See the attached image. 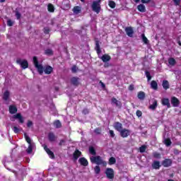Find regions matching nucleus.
Here are the masks:
<instances>
[{
  "instance_id": "obj_54",
  "label": "nucleus",
  "mask_w": 181,
  "mask_h": 181,
  "mask_svg": "<svg viewBox=\"0 0 181 181\" xmlns=\"http://www.w3.org/2000/svg\"><path fill=\"white\" fill-rule=\"evenodd\" d=\"M129 90L130 91H132V90H134V85H130V86H129Z\"/></svg>"
},
{
  "instance_id": "obj_10",
  "label": "nucleus",
  "mask_w": 181,
  "mask_h": 181,
  "mask_svg": "<svg viewBox=\"0 0 181 181\" xmlns=\"http://www.w3.org/2000/svg\"><path fill=\"white\" fill-rule=\"evenodd\" d=\"M113 127L115 128V129H116V131H118V132H120V131L123 129L122 124H121L120 122H115L113 124Z\"/></svg>"
},
{
  "instance_id": "obj_55",
  "label": "nucleus",
  "mask_w": 181,
  "mask_h": 181,
  "mask_svg": "<svg viewBox=\"0 0 181 181\" xmlns=\"http://www.w3.org/2000/svg\"><path fill=\"white\" fill-rule=\"evenodd\" d=\"M83 114H88V110H87V109L83 110Z\"/></svg>"
},
{
  "instance_id": "obj_27",
  "label": "nucleus",
  "mask_w": 181,
  "mask_h": 181,
  "mask_svg": "<svg viewBox=\"0 0 181 181\" xmlns=\"http://www.w3.org/2000/svg\"><path fill=\"white\" fill-rule=\"evenodd\" d=\"M48 138H49V140L51 141H56V136L53 133H49L48 135Z\"/></svg>"
},
{
  "instance_id": "obj_20",
  "label": "nucleus",
  "mask_w": 181,
  "mask_h": 181,
  "mask_svg": "<svg viewBox=\"0 0 181 181\" xmlns=\"http://www.w3.org/2000/svg\"><path fill=\"white\" fill-rule=\"evenodd\" d=\"M74 13H75V15H78V13H80V12H81V7L80 6H75L73 9Z\"/></svg>"
},
{
  "instance_id": "obj_19",
  "label": "nucleus",
  "mask_w": 181,
  "mask_h": 181,
  "mask_svg": "<svg viewBox=\"0 0 181 181\" xmlns=\"http://www.w3.org/2000/svg\"><path fill=\"white\" fill-rule=\"evenodd\" d=\"M101 60H103L105 63L107 62H110V60H111V57L107 54H104L103 56H102Z\"/></svg>"
},
{
  "instance_id": "obj_12",
  "label": "nucleus",
  "mask_w": 181,
  "mask_h": 181,
  "mask_svg": "<svg viewBox=\"0 0 181 181\" xmlns=\"http://www.w3.org/2000/svg\"><path fill=\"white\" fill-rule=\"evenodd\" d=\"M44 149L45 152H47V155H49V158H51V159H53V158H54V154L53 153V152H52V151H50V149L47 148V146H44Z\"/></svg>"
},
{
  "instance_id": "obj_3",
  "label": "nucleus",
  "mask_w": 181,
  "mask_h": 181,
  "mask_svg": "<svg viewBox=\"0 0 181 181\" xmlns=\"http://www.w3.org/2000/svg\"><path fill=\"white\" fill-rule=\"evenodd\" d=\"M90 162L92 163H96V165H103V166H107V163L105 161H103L101 159V157L100 156H90Z\"/></svg>"
},
{
  "instance_id": "obj_57",
  "label": "nucleus",
  "mask_w": 181,
  "mask_h": 181,
  "mask_svg": "<svg viewBox=\"0 0 181 181\" xmlns=\"http://www.w3.org/2000/svg\"><path fill=\"white\" fill-rule=\"evenodd\" d=\"M45 33H49V29L45 28Z\"/></svg>"
},
{
  "instance_id": "obj_49",
  "label": "nucleus",
  "mask_w": 181,
  "mask_h": 181,
  "mask_svg": "<svg viewBox=\"0 0 181 181\" xmlns=\"http://www.w3.org/2000/svg\"><path fill=\"white\" fill-rule=\"evenodd\" d=\"M16 16L17 19H21V15L20 14V13L18 11H16Z\"/></svg>"
},
{
  "instance_id": "obj_14",
  "label": "nucleus",
  "mask_w": 181,
  "mask_h": 181,
  "mask_svg": "<svg viewBox=\"0 0 181 181\" xmlns=\"http://www.w3.org/2000/svg\"><path fill=\"white\" fill-rule=\"evenodd\" d=\"M112 104H115V105L119 108H121V106H122L121 102L119 100H117L115 98H112Z\"/></svg>"
},
{
  "instance_id": "obj_11",
  "label": "nucleus",
  "mask_w": 181,
  "mask_h": 181,
  "mask_svg": "<svg viewBox=\"0 0 181 181\" xmlns=\"http://www.w3.org/2000/svg\"><path fill=\"white\" fill-rule=\"evenodd\" d=\"M161 103L163 105H166L168 108H170V103L168 98H163L161 100Z\"/></svg>"
},
{
  "instance_id": "obj_34",
  "label": "nucleus",
  "mask_w": 181,
  "mask_h": 181,
  "mask_svg": "<svg viewBox=\"0 0 181 181\" xmlns=\"http://www.w3.org/2000/svg\"><path fill=\"white\" fill-rule=\"evenodd\" d=\"M94 171H95V173H96V175H98V173L101 172V168H100V166L96 165L94 168Z\"/></svg>"
},
{
  "instance_id": "obj_17",
  "label": "nucleus",
  "mask_w": 181,
  "mask_h": 181,
  "mask_svg": "<svg viewBox=\"0 0 181 181\" xmlns=\"http://www.w3.org/2000/svg\"><path fill=\"white\" fill-rule=\"evenodd\" d=\"M137 9L139 12L144 13L146 11V8L145 7V5L140 4L137 6Z\"/></svg>"
},
{
  "instance_id": "obj_13",
  "label": "nucleus",
  "mask_w": 181,
  "mask_h": 181,
  "mask_svg": "<svg viewBox=\"0 0 181 181\" xmlns=\"http://www.w3.org/2000/svg\"><path fill=\"white\" fill-rule=\"evenodd\" d=\"M171 104L174 107H179V100L176 97H173L171 98Z\"/></svg>"
},
{
  "instance_id": "obj_48",
  "label": "nucleus",
  "mask_w": 181,
  "mask_h": 181,
  "mask_svg": "<svg viewBox=\"0 0 181 181\" xmlns=\"http://www.w3.org/2000/svg\"><path fill=\"white\" fill-rule=\"evenodd\" d=\"M33 125V123L31 121H28L27 123V127L28 128H30V127H32Z\"/></svg>"
},
{
  "instance_id": "obj_50",
  "label": "nucleus",
  "mask_w": 181,
  "mask_h": 181,
  "mask_svg": "<svg viewBox=\"0 0 181 181\" xmlns=\"http://www.w3.org/2000/svg\"><path fill=\"white\" fill-rule=\"evenodd\" d=\"M71 71H73V73H76V71H77V66H74L71 69Z\"/></svg>"
},
{
  "instance_id": "obj_16",
  "label": "nucleus",
  "mask_w": 181,
  "mask_h": 181,
  "mask_svg": "<svg viewBox=\"0 0 181 181\" xmlns=\"http://www.w3.org/2000/svg\"><path fill=\"white\" fill-rule=\"evenodd\" d=\"M79 163H81V165H82L83 166H87V165H88V161L87 160V159H86L85 158H81L79 159Z\"/></svg>"
},
{
  "instance_id": "obj_30",
  "label": "nucleus",
  "mask_w": 181,
  "mask_h": 181,
  "mask_svg": "<svg viewBox=\"0 0 181 181\" xmlns=\"http://www.w3.org/2000/svg\"><path fill=\"white\" fill-rule=\"evenodd\" d=\"M164 144L166 146H170V145H172V141H170V139H165Z\"/></svg>"
},
{
  "instance_id": "obj_46",
  "label": "nucleus",
  "mask_w": 181,
  "mask_h": 181,
  "mask_svg": "<svg viewBox=\"0 0 181 181\" xmlns=\"http://www.w3.org/2000/svg\"><path fill=\"white\" fill-rule=\"evenodd\" d=\"M109 134H110L111 138H114V136H115V134L114 133L113 130H110Z\"/></svg>"
},
{
  "instance_id": "obj_61",
  "label": "nucleus",
  "mask_w": 181,
  "mask_h": 181,
  "mask_svg": "<svg viewBox=\"0 0 181 181\" xmlns=\"http://www.w3.org/2000/svg\"><path fill=\"white\" fill-rule=\"evenodd\" d=\"M81 2H84V0H81Z\"/></svg>"
},
{
  "instance_id": "obj_9",
  "label": "nucleus",
  "mask_w": 181,
  "mask_h": 181,
  "mask_svg": "<svg viewBox=\"0 0 181 181\" xmlns=\"http://www.w3.org/2000/svg\"><path fill=\"white\" fill-rule=\"evenodd\" d=\"M125 32L129 37H132V36H134V28H132V27L126 28Z\"/></svg>"
},
{
  "instance_id": "obj_25",
  "label": "nucleus",
  "mask_w": 181,
  "mask_h": 181,
  "mask_svg": "<svg viewBox=\"0 0 181 181\" xmlns=\"http://www.w3.org/2000/svg\"><path fill=\"white\" fill-rule=\"evenodd\" d=\"M151 88L153 90H158V83L155 81H152L151 83Z\"/></svg>"
},
{
  "instance_id": "obj_41",
  "label": "nucleus",
  "mask_w": 181,
  "mask_h": 181,
  "mask_svg": "<svg viewBox=\"0 0 181 181\" xmlns=\"http://www.w3.org/2000/svg\"><path fill=\"white\" fill-rule=\"evenodd\" d=\"M109 6L112 8H115V2L112 1H109Z\"/></svg>"
},
{
  "instance_id": "obj_8",
  "label": "nucleus",
  "mask_w": 181,
  "mask_h": 181,
  "mask_svg": "<svg viewBox=\"0 0 181 181\" xmlns=\"http://www.w3.org/2000/svg\"><path fill=\"white\" fill-rule=\"evenodd\" d=\"M13 119H18L19 122H21V124H23V117H22V115L20 114V113H18L15 115L13 116V117L11 119V121H14Z\"/></svg>"
},
{
  "instance_id": "obj_35",
  "label": "nucleus",
  "mask_w": 181,
  "mask_h": 181,
  "mask_svg": "<svg viewBox=\"0 0 181 181\" xmlns=\"http://www.w3.org/2000/svg\"><path fill=\"white\" fill-rule=\"evenodd\" d=\"M45 53L47 56H51V54H53V51L51 49H47L45 50Z\"/></svg>"
},
{
  "instance_id": "obj_5",
  "label": "nucleus",
  "mask_w": 181,
  "mask_h": 181,
  "mask_svg": "<svg viewBox=\"0 0 181 181\" xmlns=\"http://www.w3.org/2000/svg\"><path fill=\"white\" fill-rule=\"evenodd\" d=\"M92 9L93 12L96 13H100V11H101V6H100V3L97 1H93L92 4Z\"/></svg>"
},
{
  "instance_id": "obj_53",
  "label": "nucleus",
  "mask_w": 181,
  "mask_h": 181,
  "mask_svg": "<svg viewBox=\"0 0 181 181\" xmlns=\"http://www.w3.org/2000/svg\"><path fill=\"white\" fill-rule=\"evenodd\" d=\"M95 134H101V130L100 129H95Z\"/></svg>"
},
{
  "instance_id": "obj_22",
  "label": "nucleus",
  "mask_w": 181,
  "mask_h": 181,
  "mask_svg": "<svg viewBox=\"0 0 181 181\" xmlns=\"http://www.w3.org/2000/svg\"><path fill=\"white\" fill-rule=\"evenodd\" d=\"M9 95H10L9 91L6 90L4 93L3 99L5 100L6 101L9 100Z\"/></svg>"
},
{
  "instance_id": "obj_15",
  "label": "nucleus",
  "mask_w": 181,
  "mask_h": 181,
  "mask_svg": "<svg viewBox=\"0 0 181 181\" xmlns=\"http://www.w3.org/2000/svg\"><path fill=\"white\" fill-rule=\"evenodd\" d=\"M170 165H172V160L170 159H165L163 162V165H164L165 168H168V166H170Z\"/></svg>"
},
{
  "instance_id": "obj_28",
  "label": "nucleus",
  "mask_w": 181,
  "mask_h": 181,
  "mask_svg": "<svg viewBox=\"0 0 181 181\" xmlns=\"http://www.w3.org/2000/svg\"><path fill=\"white\" fill-rule=\"evenodd\" d=\"M156 107H158V101L154 100L153 104L150 105L149 108L151 110H156Z\"/></svg>"
},
{
  "instance_id": "obj_60",
  "label": "nucleus",
  "mask_w": 181,
  "mask_h": 181,
  "mask_svg": "<svg viewBox=\"0 0 181 181\" xmlns=\"http://www.w3.org/2000/svg\"><path fill=\"white\" fill-rule=\"evenodd\" d=\"M0 2H5V0H0Z\"/></svg>"
},
{
  "instance_id": "obj_45",
  "label": "nucleus",
  "mask_w": 181,
  "mask_h": 181,
  "mask_svg": "<svg viewBox=\"0 0 181 181\" xmlns=\"http://www.w3.org/2000/svg\"><path fill=\"white\" fill-rule=\"evenodd\" d=\"M7 25H8V26H13V21H12V20H8L7 21Z\"/></svg>"
},
{
  "instance_id": "obj_58",
  "label": "nucleus",
  "mask_w": 181,
  "mask_h": 181,
  "mask_svg": "<svg viewBox=\"0 0 181 181\" xmlns=\"http://www.w3.org/2000/svg\"><path fill=\"white\" fill-rule=\"evenodd\" d=\"M96 2H99V4L101 2V0H97Z\"/></svg>"
},
{
  "instance_id": "obj_47",
  "label": "nucleus",
  "mask_w": 181,
  "mask_h": 181,
  "mask_svg": "<svg viewBox=\"0 0 181 181\" xmlns=\"http://www.w3.org/2000/svg\"><path fill=\"white\" fill-rule=\"evenodd\" d=\"M136 114L137 117H142V112H141L140 110H137Z\"/></svg>"
},
{
  "instance_id": "obj_31",
  "label": "nucleus",
  "mask_w": 181,
  "mask_h": 181,
  "mask_svg": "<svg viewBox=\"0 0 181 181\" xmlns=\"http://www.w3.org/2000/svg\"><path fill=\"white\" fill-rule=\"evenodd\" d=\"M138 98L139 100H144V98H145V93L144 92H139L138 93Z\"/></svg>"
},
{
  "instance_id": "obj_1",
  "label": "nucleus",
  "mask_w": 181,
  "mask_h": 181,
  "mask_svg": "<svg viewBox=\"0 0 181 181\" xmlns=\"http://www.w3.org/2000/svg\"><path fill=\"white\" fill-rule=\"evenodd\" d=\"M33 63L39 74H43V71L45 73V74H50V73L53 71V68L50 66H46L45 69L43 68V65H42V64H39L37 62V57H33Z\"/></svg>"
},
{
  "instance_id": "obj_43",
  "label": "nucleus",
  "mask_w": 181,
  "mask_h": 181,
  "mask_svg": "<svg viewBox=\"0 0 181 181\" xmlns=\"http://www.w3.org/2000/svg\"><path fill=\"white\" fill-rule=\"evenodd\" d=\"M154 158H156L157 159H159V158H160V153H158V152H154L153 153Z\"/></svg>"
},
{
  "instance_id": "obj_23",
  "label": "nucleus",
  "mask_w": 181,
  "mask_h": 181,
  "mask_svg": "<svg viewBox=\"0 0 181 181\" xmlns=\"http://www.w3.org/2000/svg\"><path fill=\"white\" fill-rule=\"evenodd\" d=\"M71 83L74 84V86H78V78L74 77L71 79Z\"/></svg>"
},
{
  "instance_id": "obj_33",
  "label": "nucleus",
  "mask_w": 181,
  "mask_h": 181,
  "mask_svg": "<svg viewBox=\"0 0 181 181\" xmlns=\"http://www.w3.org/2000/svg\"><path fill=\"white\" fill-rule=\"evenodd\" d=\"M54 126L55 127V128H60L62 127V123L60 122V121L57 120L54 122Z\"/></svg>"
},
{
  "instance_id": "obj_18",
  "label": "nucleus",
  "mask_w": 181,
  "mask_h": 181,
  "mask_svg": "<svg viewBox=\"0 0 181 181\" xmlns=\"http://www.w3.org/2000/svg\"><path fill=\"white\" fill-rule=\"evenodd\" d=\"M18 109L16 108V106L15 105H11L9 107V112L10 114H15L16 112H17Z\"/></svg>"
},
{
  "instance_id": "obj_52",
  "label": "nucleus",
  "mask_w": 181,
  "mask_h": 181,
  "mask_svg": "<svg viewBox=\"0 0 181 181\" xmlns=\"http://www.w3.org/2000/svg\"><path fill=\"white\" fill-rule=\"evenodd\" d=\"M174 3L176 6H177L179 4H180V0H174Z\"/></svg>"
},
{
  "instance_id": "obj_37",
  "label": "nucleus",
  "mask_w": 181,
  "mask_h": 181,
  "mask_svg": "<svg viewBox=\"0 0 181 181\" xmlns=\"http://www.w3.org/2000/svg\"><path fill=\"white\" fill-rule=\"evenodd\" d=\"M48 11L49 12H54V6H53L52 4H48Z\"/></svg>"
},
{
  "instance_id": "obj_38",
  "label": "nucleus",
  "mask_w": 181,
  "mask_h": 181,
  "mask_svg": "<svg viewBox=\"0 0 181 181\" xmlns=\"http://www.w3.org/2000/svg\"><path fill=\"white\" fill-rule=\"evenodd\" d=\"M95 49L98 54H100V53H101V49H100V45L98 44V42H96Z\"/></svg>"
},
{
  "instance_id": "obj_36",
  "label": "nucleus",
  "mask_w": 181,
  "mask_h": 181,
  "mask_svg": "<svg viewBox=\"0 0 181 181\" xmlns=\"http://www.w3.org/2000/svg\"><path fill=\"white\" fill-rule=\"evenodd\" d=\"M115 162H117V160H115V158L112 157L109 159V164L110 165H114L115 163Z\"/></svg>"
},
{
  "instance_id": "obj_51",
  "label": "nucleus",
  "mask_w": 181,
  "mask_h": 181,
  "mask_svg": "<svg viewBox=\"0 0 181 181\" xmlns=\"http://www.w3.org/2000/svg\"><path fill=\"white\" fill-rule=\"evenodd\" d=\"M142 4H148L151 2V0H141Z\"/></svg>"
},
{
  "instance_id": "obj_29",
  "label": "nucleus",
  "mask_w": 181,
  "mask_h": 181,
  "mask_svg": "<svg viewBox=\"0 0 181 181\" xmlns=\"http://www.w3.org/2000/svg\"><path fill=\"white\" fill-rule=\"evenodd\" d=\"M168 63L170 66H175L176 64V60L174 58H170L168 59Z\"/></svg>"
},
{
  "instance_id": "obj_26",
  "label": "nucleus",
  "mask_w": 181,
  "mask_h": 181,
  "mask_svg": "<svg viewBox=\"0 0 181 181\" xmlns=\"http://www.w3.org/2000/svg\"><path fill=\"white\" fill-rule=\"evenodd\" d=\"M163 87L164 90H168L169 88V82L168 81H163Z\"/></svg>"
},
{
  "instance_id": "obj_59",
  "label": "nucleus",
  "mask_w": 181,
  "mask_h": 181,
  "mask_svg": "<svg viewBox=\"0 0 181 181\" xmlns=\"http://www.w3.org/2000/svg\"><path fill=\"white\" fill-rule=\"evenodd\" d=\"M140 0H134L135 2L138 3Z\"/></svg>"
},
{
  "instance_id": "obj_44",
  "label": "nucleus",
  "mask_w": 181,
  "mask_h": 181,
  "mask_svg": "<svg viewBox=\"0 0 181 181\" xmlns=\"http://www.w3.org/2000/svg\"><path fill=\"white\" fill-rule=\"evenodd\" d=\"M13 132H15V134H18L19 132V131H21V129H19V128H18L16 127H14L13 128Z\"/></svg>"
},
{
  "instance_id": "obj_7",
  "label": "nucleus",
  "mask_w": 181,
  "mask_h": 181,
  "mask_svg": "<svg viewBox=\"0 0 181 181\" xmlns=\"http://www.w3.org/2000/svg\"><path fill=\"white\" fill-rule=\"evenodd\" d=\"M105 174L108 179L114 178V170L112 168H107Z\"/></svg>"
},
{
  "instance_id": "obj_24",
  "label": "nucleus",
  "mask_w": 181,
  "mask_h": 181,
  "mask_svg": "<svg viewBox=\"0 0 181 181\" xmlns=\"http://www.w3.org/2000/svg\"><path fill=\"white\" fill-rule=\"evenodd\" d=\"M81 156V152L78 150H76L74 153V159H78V157Z\"/></svg>"
},
{
  "instance_id": "obj_6",
  "label": "nucleus",
  "mask_w": 181,
  "mask_h": 181,
  "mask_svg": "<svg viewBox=\"0 0 181 181\" xmlns=\"http://www.w3.org/2000/svg\"><path fill=\"white\" fill-rule=\"evenodd\" d=\"M119 133H120V136H122V138H128V136L131 135V130H129L127 129H122Z\"/></svg>"
},
{
  "instance_id": "obj_4",
  "label": "nucleus",
  "mask_w": 181,
  "mask_h": 181,
  "mask_svg": "<svg viewBox=\"0 0 181 181\" xmlns=\"http://www.w3.org/2000/svg\"><path fill=\"white\" fill-rule=\"evenodd\" d=\"M17 64H19L22 69H28L29 64L26 59H18L16 60Z\"/></svg>"
},
{
  "instance_id": "obj_21",
  "label": "nucleus",
  "mask_w": 181,
  "mask_h": 181,
  "mask_svg": "<svg viewBox=\"0 0 181 181\" xmlns=\"http://www.w3.org/2000/svg\"><path fill=\"white\" fill-rule=\"evenodd\" d=\"M152 167L153 169H159V168H160V163H159V161H154L152 164Z\"/></svg>"
},
{
  "instance_id": "obj_39",
  "label": "nucleus",
  "mask_w": 181,
  "mask_h": 181,
  "mask_svg": "<svg viewBox=\"0 0 181 181\" xmlns=\"http://www.w3.org/2000/svg\"><path fill=\"white\" fill-rule=\"evenodd\" d=\"M89 152L91 155H95V150L92 146L89 147Z\"/></svg>"
},
{
  "instance_id": "obj_2",
  "label": "nucleus",
  "mask_w": 181,
  "mask_h": 181,
  "mask_svg": "<svg viewBox=\"0 0 181 181\" xmlns=\"http://www.w3.org/2000/svg\"><path fill=\"white\" fill-rule=\"evenodd\" d=\"M25 138L26 142H28V144H29L28 148L26 149V152L27 153L30 154L33 151V149L36 148V145H35V143L32 141V139H30V137H29L28 134H25Z\"/></svg>"
},
{
  "instance_id": "obj_56",
  "label": "nucleus",
  "mask_w": 181,
  "mask_h": 181,
  "mask_svg": "<svg viewBox=\"0 0 181 181\" xmlns=\"http://www.w3.org/2000/svg\"><path fill=\"white\" fill-rule=\"evenodd\" d=\"M103 88H105V84H104V83H103L102 81L100 82Z\"/></svg>"
},
{
  "instance_id": "obj_32",
  "label": "nucleus",
  "mask_w": 181,
  "mask_h": 181,
  "mask_svg": "<svg viewBox=\"0 0 181 181\" xmlns=\"http://www.w3.org/2000/svg\"><path fill=\"white\" fill-rule=\"evenodd\" d=\"M141 39L144 43H145L146 45H148V42H149V40H148V38L145 37V34L141 35Z\"/></svg>"
},
{
  "instance_id": "obj_40",
  "label": "nucleus",
  "mask_w": 181,
  "mask_h": 181,
  "mask_svg": "<svg viewBox=\"0 0 181 181\" xmlns=\"http://www.w3.org/2000/svg\"><path fill=\"white\" fill-rule=\"evenodd\" d=\"M145 151H146V146H141L139 148V151H140L141 153H144V152H145Z\"/></svg>"
},
{
  "instance_id": "obj_42",
  "label": "nucleus",
  "mask_w": 181,
  "mask_h": 181,
  "mask_svg": "<svg viewBox=\"0 0 181 181\" xmlns=\"http://www.w3.org/2000/svg\"><path fill=\"white\" fill-rule=\"evenodd\" d=\"M146 77H147L148 81L152 78L151 74L148 71H146Z\"/></svg>"
}]
</instances>
